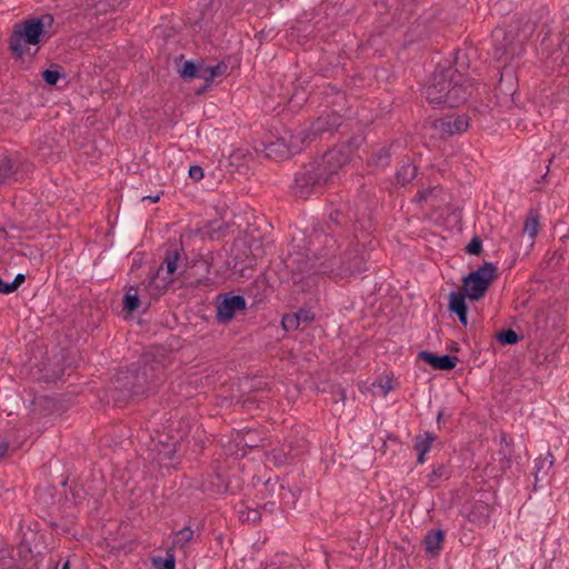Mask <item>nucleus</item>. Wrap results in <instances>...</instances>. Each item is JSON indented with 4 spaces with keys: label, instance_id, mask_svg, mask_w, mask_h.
I'll return each mask as SVG.
<instances>
[{
    "label": "nucleus",
    "instance_id": "c85d7f7f",
    "mask_svg": "<svg viewBox=\"0 0 569 569\" xmlns=\"http://www.w3.org/2000/svg\"><path fill=\"white\" fill-rule=\"evenodd\" d=\"M296 316L298 318L299 325L301 322L310 323L315 318L313 313L308 309H300L298 312H296Z\"/></svg>",
    "mask_w": 569,
    "mask_h": 569
},
{
    "label": "nucleus",
    "instance_id": "b1692460",
    "mask_svg": "<svg viewBox=\"0 0 569 569\" xmlns=\"http://www.w3.org/2000/svg\"><path fill=\"white\" fill-rule=\"evenodd\" d=\"M538 229H539L538 216H528L523 222V232L528 233L530 239H533L538 233Z\"/></svg>",
    "mask_w": 569,
    "mask_h": 569
},
{
    "label": "nucleus",
    "instance_id": "2f4dec72",
    "mask_svg": "<svg viewBox=\"0 0 569 569\" xmlns=\"http://www.w3.org/2000/svg\"><path fill=\"white\" fill-rule=\"evenodd\" d=\"M8 283H9V282H4V281L2 280V278L0 277V293H3V295H9V293H11V290L7 288V287H8Z\"/></svg>",
    "mask_w": 569,
    "mask_h": 569
},
{
    "label": "nucleus",
    "instance_id": "72a5a7b5",
    "mask_svg": "<svg viewBox=\"0 0 569 569\" xmlns=\"http://www.w3.org/2000/svg\"><path fill=\"white\" fill-rule=\"evenodd\" d=\"M168 450L164 452V456L171 459L176 452L174 445L167 446Z\"/></svg>",
    "mask_w": 569,
    "mask_h": 569
},
{
    "label": "nucleus",
    "instance_id": "f8f14e48",
    "mask_svg": "<svg viewBox=\"0 0 569 569\" xmlns=\"http://www.w3.org/2000/svg\"><path fill=\"white\" fill-rule=\"evenodd\" d=\"M466 297L465 293L457 291L449 295V310L458 316L460 323L465 327L468 326Z\"/></svg>",
    "mask_w": 569,
    "mask_h": 569
},
{
    "label": "nucleus",
    "instance_id": "6e6552de",
    "mask_svg": "<svg viewBox=\"0 0 569 569\" xmlns=\"http://www.w3.org/2000/svg\"><path fill=\"white\" fill-rule=\"evenodd\" d=\"M246 299L240 295L218 297L216 319L219 323L230 322L238 311L246 310Z\"/></svg>",
    "mask_w": 569,
    "mask_h": 569
},
{
    "label": "nucleus",
    "instance_id": "f704fd0d",
    "mask_svg": "<svg viewBox=\"0 0 569 569\" xmlns=\"http://www.w3.org/2000/svg\"><path fill=\"white\" fill-rule=\"evenodd\" d=\"M388 158H389V154L387 152H385L383 156L379 157L378 162L383 166L385 163H387Z\"/></svg>",
    "mask_w": 569,
    "mask_h": 569
},
{
    "label": "nucleus",
    "instance_id": "c756f323",
    "mask_svg": "<svg viewBox=\"0 0 569 569\" xmlns=\"http://www.w3.org/2000/svg\"><path fill=\"white\" fill-rule=\"evenodd\" d=\"M24 280H26L24 274L23 273H18L14 277L13 281L8 283L7 288L10 289L11 293H12V292L18 290V288L24 282Z\"/></svg>",
    "mask_w": 569,
    "mask_h": 569
},
{
    "label": "nucleus",
    "instance_id": "9b49d317",
    "mask_svg": "<svg viewBox=\"0 0 569 569\" xmlns=\"http://www.w3.org/2000/svg\"><path fill=\"white\" fill-rule=\"evenodd\" d=\"M419 359L426 361L428 365H430L433 369L437 370H451L457 366L459 361V359L456 356H437L428 350L420 351Z\"/></svg>",
    "mask_w": 569,
    "mask_h": 569
},
{
    "label": "nucleus",
    "instance_id": "4be33fe9",
    "mask_svg": "<svg viewBox=\"0 0 569 569\" xmlns=\"http://www.w3.org/2000/svg\"><path fill=\"white\" fill-rule=\"evenodd\" d=\"M140 306V298L138 290L134 287H130L123 297V309L128 312L136 311Z\"/></svg>",
    "mask_w": 569,
    "mask_h": 569
},
{
    "label": "nucleus",
    "instance_id": "c9c22d12",
    "mask_svg": "<svg viewBox=\"0 0 569 569\" xmlns=\"http://www.w3.org/2000/svg\"><path fill=\"white\" fill-rule=\"evenodd\" d=\"M146 200H149L151 202H157L159 200V196H156V197H142L141 198V201H146Z\"/></svg>",
    "mask_w": 569,
    "mask_h": 569
},
{
    "label": "nucleus",
    "instance_id": "bb28decb",
    "mask_svg": "<svg viewBox=\"0 0 569 569\" xmlns=\"http://www.w3.org/2000/svg\"><path fill=\"white\" fill-rule=\"evenodd\" d=\"M482 250V241L478 237H473L467 244L466 251L469 254H479Z\"/></svg>",
    "mask_w": 569,
    "mask_h": 569
},
{
    "label": "nucleus",
    "instance_id": "1a4fd4ad",
    "mask_svg": "<svg viewBox=\"0 0 569 569\" xmlns=\"http://www.w3.org/2000/svg\"><path fill=\"white\" fill-rule=\"evenodd\" d=\"M449 198L440 187H433L418 192L416 201L421 204V210H441Z\"/></svg>",
    "mask_w": 569,
    "mask_h": 569
},
{
    "label": "nucleus",
    "instance_id": "a878e982",
    "mask_svg": "<svg viewBox=\"0 0 569 569\" xmlns=\"http://www.w3.org/2000/svg\"><path fill=\"white\" fill-rule=\"evenodd\" d=\"M281 323L286 331H295L300 326L296 313L284 315L282 317Z\"/></svg>",
    "mask_w": 569,
    "mask_h": 569
},
{
    "label": "nucleus",
    "instance_id": "f257e3e1",
    "mask_svg": "<svg viewBox=\"0 0 569 569\" xmlns=\"http://www.w3.org/2000/svg\"><path fill=\"white\" fill-rule=\"evenodd\" d=\"M310 249L311 257L297 259L299 266L292 270V282L300 291H310L316 286L315 276L333 271L335 268L342 272L353 273L360 271V263H351L346 257H337L338 242L330 234L316 232Z\"/></svg>",
    "mask_w": 569,
    "mask_h": 569
},
{
    "label": "nucleus",
    "instance_id": "423d86ee",
    "mask_svg": "<svg viewBox=\"0 0 569 569\" xmlns=\"http://www.w3.org/2000/svg\"><path fill=\"white\" fill-rule=\"evenodd\" d=\"M43 22L41 19H31L24 23L21 29L14 30L10 39V49L17 54L22 56L26 44H38L43 33Z\"/></svg>",
    "mask_w": 569,
    "mask_h": 569
},
{
    "label": "nucleus",
    "instance_id": "f03ea898",
    "mask_svg": "<svg viewBox=\"0 0 569 569\" xmlns=\"http://www.w3.org/2000/svg\"><path fill=\"white\" fill-rule=\"evenodd\" d=\"M347 157L340 150H330L299 171L295 179V192L306 198L333 181L335 176L346 163Z\"/></svg>",
    "mask_w": 569,
    "mask_h": 569
},
{
    "label": "nucleus",
    "instance_id": "4c0bfd02",
    "mask_svg": "<svg viewBox=\"0 0 569 569\" xmlns=\"http://www.w3.org/2000/svg\"><path fill=\"white\" fill-rule=\"evenodd\" d=\"M440 419H442V412H439V413H438V421H439Z\"/></svg>",
    "mask_w": 569,
    "mask_h": 569
},
{
    "label": "nucleus",
    "instance_id": "aec40b11",
    "mask_svg": "<svg viewBox=\"0 0 569 569\" xmlns=\"http://www.w3.org/2000/svg\"><path fill=\"white\" fill-rule=\"evenodd\" d=\"M193 539V530L190 527H184L174 533L172 545L169 548L183 549Z\"/></svg>",
    "mask_w": 569,
    "mask_h": 569
},
{
    "label": "nucleus",
    "instance_id": "a211bd4d",
    "mask_svg": "<svg viewBox=\"0 0 569 569\" xmlns=\"http://www.w3.org/2000/svg\"><path fill=\"white\" fill-rule=\"evenodd\" d=\"M553 462H555V458H553L552 453L549 451L545 456H540L539 458L536 459V461H535L536 482H538L540 480V473H542V476L548 475L549 470L553 466Z\"/></svg>",
    "mask_w": 569,
    "mask_h": 569
},
{
    "label": "nucleus",
    "instance_id": "4468645a",
    "mask_svg": "<svg viewBox=\"0 0 569 569\" xmlns=\"http://www.w3.org/2000/svg\"><path fill=\"white\" fill-rule=\"evenodd\" d=\"M436 436L431 432H425L416 436L415 438V449L418 452L417 462L422 465L425 463L426 455L430 451L431 445L435 442Z\"/></svg>",
    "mask_w": 569,
    "mask_h": 569
},
{
    "label": "nucleus",
    "instance_id": "20e7f679",
    "mask_svg": "<svg viewBox=\"0 0 569 569\" xmlns=\"http://www.w3.org/2000/svg\"><path fill=\"white\" fill-rule=\"evenodd\" d=\"M497 267L492 262H485L476 271L467 274L462 280L463 293L472 301L481 299L497 278Z\"/></svg>",
    "mask_w": 569,
    "mask_h": 569
},
{
    "label": "nucleus",
    "instance_id": "7c9ffc66",
    "mask_svg": "<svg viewBox=\"0 0 569 569\" xmlns=\"http://www.w3.org/2000/svg\"><path fill=\"white\" fill-rule=\"evenodd\" d=\"M189 177L196 181H199L203 178V170L200 166H192L189 169Z\"/></svg>",
    "mask_w": 569,
    "mask_h": 569
},
{
    "label": "nucleus",
    "instance_id": "39448f33",
    "mask_svg": "<svg viewBox=\"0 0 569 569\" xmlns=\"http://www.w3.org/2000/svg\"><path fill=\"white\" fill-rule=\"evenodd\" d=\"M340 126V116L337 113H328L319 117L310 127L309 132L301 131L291 134L287 142V152L297 153L301 150L305 140H315L326 132H332Z\"/></svg>",
    "mask_w": 569,
    "mask_h": 569
},
{
    "label": "nucleus",
    "instance_id": "7ed1b4c3",
    "mask_svg": "<svg viewBox=\"0 0 569 569\" xmlns=\"http://www.w3.org/2000/svg\"><path fill=\"white\" fill-rule=\"evenodd\" d=\"M471 84L455 69L437 71L427 88V99L432 104L457 107L471 94Z\"/></svg>",
    "mask_w": 569,
    "mask_h": 569
},
{
    "label": "nucleus",
    "instance_id": "0eeeda50",
    "mask_svg": "<svg viewBox=\"0 0 569 569\" xmlns=\"http://www.w3.org/2000/svg\"><path fill=\"white\" fill-rule=\"evenodd\" d=\"M153 370L152 366L144 365L141 372L137 373L126 371L121 372L117 377L118 388L121 391H126V397H139L147 392V388L150 385L148 371Z\"/></svg>",
    "mask_w": 569,
    "mask_h": 569
},
{
    "label": "nucleus",
    "instance_id": "2eb2a0df",
    "mask_svg": "<svg viewBox=\"0 0 569 569\" xmlns=\"http://www.w3.org/2000/svg\"><path fill=\"white\" fill-rule=\"evenodd\" d=\"M227 64L224 62H218L214 66H208L203 61H200V70L198 79H202L206 82H210L213 79L221 77L227 71Z\"/></svg>",
    "mask_w": 569,
    "mask_h": 569
},
{
    "label": "nucleus",
    "instance_id": "9d476101",
    "mask_svg": "<svg viewBox=\"0 0 569 569\" xmlns=\"http://www.w3.org/2000/svg\"><path fill=\"white\" fill-rule=\"evenodd\" d=\"M432 127L441 137L452 136L465 132L469 127V119L465 114L458 116L453 120L440 119L433 121Z\"/></svg>",
    "mask_w": 569,
    "mask_h": 569
},
{
    "label": "nucleus",
    "instance_id": "473e14b6",
    "mask_svg": "<svg viewBox=\"0 0 569 569\" xmlns=\"http://www.w3.org/2000/svg\"><path fill=\"white\" fill-rule=\"evenodd\" d=\"M286 141H287V138H286V137H282V138H280V139L278 140V142H277V143H272V144H270V147H269V153H268V154H270L277 146L283 144Z\"/></svg>",
    "mask_w": 569,
    "mask_h": 569
},
{
    "label": "nucleus",
    "instance_id": "5701e85b",
    "mask_svg": "<svg viewBox=\"0 0 569 569\" xmlns=\"http://www.w3.org/2000/svg\"><path fill=\"white\" fill-rule=\"evenodd\" d=\"M200 61H186L180 69V74L184 79L198 78Z\"/></svg>",
    "mask_w": 569,
    "mask_h": 569
},
{
    "label": "nucleus",
    "instance_id": "412c9836",
    "mask_svg": "<svg viewBox=\"0 0 569 569\" xmlns=\"http://www.w3.org/2000/svg\"><path fill=\"white\" fill-rule=\"evenodd\" d=\"M417 176V168L411 163L403 164L396 173L397 182L405 186L412 181Z\"/></svg>",
    "mask_w": 569,
    "mask_h": 569
},
{
    "label": "nucleus",
    "instance_id": "393cba45",
    "mask_svg": "<svg viewBox=\"0 0 569 569\" xmlns=\"http://www.w3.org/2000/svg\"><path fill=\"white\" fill-rule=\"evenodd\" d=\"M497 339L502 345H515L518 342L519 337L517 332L512 329L502 330L497 333Z\"/></svg>",
    "mask_w": 569,
    "mask_h": 569
},
{
    "label": "nucleus",
    "instance_id": "cd10ccee",
    "mask_svg": "<svg viewBox=\"0 0 569 569\" xmlns=\"http://www.w3.org/2000/svg\"><path fill=\"white\" fill-rule=\"evenodd\" d=\"M61 76L62 74L59 70L47 69L43 72V79L50 86H54L58 82V80L61 78Z\"/></svg>",
    "mask_w": 569,
    "mask_h": 569
},
{
    "label": "nucleus",
    "instance_id": "e433bc0d",
    "mask_svg": "<svg viewBox=\"0 0 569 569\" xmlns=\"http://www.w3.org/2000/svg\"><path fill=\"white\" fill-rule=\"evenodd\" d=\"M6 452V448L0 447V453L3 455Z\"/></svg>",
    "mask_w": 569,
    "mask_h": 569
},
{
    "label": "nucleus",
    "instance_id": "ddd939ff",
    "mask_svg": "<svg viewBox=\"0 0 569 569\" xmlns=\"http://www.w3.org/2000/svg\"><path fill=\"white\" fill-rule=\"evenodd\" d=\"M443 539L445 532L441 529L430 530L429 532H427L423 539L426 551L431 556L439 555V552L442 549Z\"/></svg>",
    "mask_w": 569,
    "mask_h": 569
},
{
    "label": "nucleus",
    "instance_id": "6ab92c4d",
    "mask_svg": "<svg viewBox=\"0 0 569 569\" xmlns=\"http://www.w3.org/2000/svg\"><path fill=\"white\" fill-rule=\"evenodd\" d=\"M151 563L154 569H176V557L173 548L166 550V558L153 557Z\"/></svg>",
    "mask_w": 569,
    "mask_h": 569
},
{
    "label": "nucleus",
    "instance_id": "dca6fc26",
    "mask_svg": "<svg viewBox=\"0 0 569 569\" xmlns=\"http://www.w3.org/2000/svg\"><path fill=\"white\" fill-rule=\"evenodd\" d=\"M451 477V469L446 463H437L432 466L431 472L427 475L428 485L437 488L441 481L448 480Z\"/></svg>",
    "mask_w": 569,
    "mask_h": 569
},
{
    "label": "nucleus",
    "instance_id": "f3484780",
    "mask_svg": "<svg viewBox=\"0 0 569 569\" xmlns=\"http://www.w3.org/2000/svg\"><path fill=\"white\" fill-rule=\"evenodd\" d=\"M179 258L180 256L177 249L168 250L164 257L163 264L160 267L157 273L151 277L150 284H152L156 281V279L159 276V272L163 269V267L166 268L167 273L172 276L178 268Z\"/></svg>",
    "mask_w": 569,
    "mask_h": 569
}]
</instances>
